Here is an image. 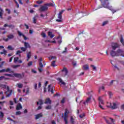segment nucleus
I'll use <instances>...</instances> for the list:
<instances>
[{
  "mask_svg": "<svg viewBox=\"0 0 124 124\" xmlns=\"http://www.w3.org/2000/svg\"><path fill=\"white\" fill-rule=\"evenodd\" d=\"M111 47L112 50L110 51V55L111 57H119V56H122L124 58V52L121 49H118L117 51H114L117 48H119L120 46L117 43H112L111 44Z\"/></svg>",
  "mask_w": 124,
  "mask_h": 124,
  "instance_id": "1",
  "label": "nucleus"
},
{
  "mask_svg": "<svg viewBox=\"0 0 124 124\" xmlns=\"http://www.w3.org/2000/svg\"><path fill=\"white\" fill-rule=\"evenodd\" d=\"M101 2L103 7H104L105 8H107L109 10H111L113 14H114V13H115V12L118 11L113 9V7L112 6H109L110 2H109V0H101Z\"/></svg>",
  "mask_w": 124,
  "mask_h": 124,
  "instance_id": "2",
  "label": "nucleus"
},
{
  "mask_svg": "<svg viewBox=\"0 0 124 124\" xmlns=\"http://www.w3.org/2000/svg\"><path fill=\"white\" fill-rule=\"evenodd\" d=\"M69 110L67 108L65 109V111L63 114L62 115V118H63L65 124H68V121H67V118H68V114H69Z\"/></svg>",
  "mask_w": 124,
  "mask_h": 124,
  "instance_id": "3",
  "label": "nucleus"
},
{
  "mask_svg": "<svg viewBox=\"0 0 124 124\" xmlns=\"http://www.w3.org/2000/svg\"><path fill=\"white\" fill-rule=\"evenodd\" d=\"M64 12V10H62L61 11H60L58 15V18L59 19H56V21L58 22V23H62V14Z\"/></svg>",
  "mask_w": 124,
  "mask_h": 124,
  "instance_id": "4",
  "label": "nucleus"
},
{
  "mask_svg": "<svg viewBox=\"0 0 124 124\" xmlns=\"http://www.w3.org/2000/svg\"><path fill=\"white\" fill-rule=\"evenodd\" d=\"M6 89H7V91L5 92V94H6V97H9L12 94L13 91L12 90H10L9 86H7Z\"/></svg>",
  "mask_w": 124,
  "mask_h": 124,
  "instance_id": "5",
  "label": "nucleus"
},
{
  "mask_svg": "<svg viewBox=\"0 0 124 124\" xmlns=\"http://www.w3.org/2000/svg\"><path fill=\"white\" fill-rule=\"evenodd\" d=\"M47 10H48V6L46 3L44 5L41 6L39 9V11H40V12H44L47 11Z\"/></svg>",
  "mask_w": 124,
  "mask_h": 124,
  "instance_id": "6",
  "label": "nucleus"
},
{
  "mask_svg": "<svg viewBox=\"0 0 124 124\" xmlns=\"http://www.w3.org/2000/svg\"><path fill=\"white\" fill-rule=\"evenodd\" d=\"M13 75L16 78L22 79L25 76V73H22V74L14 73Z\"/></svg>",
  "mask_w": 124,
  "mask_h": 124,
  "instance_id": "7",
  "label": "nucleus"
},
{
  "mask_svg": "<svg viewBox=\"0 0 124 124\" xmlns=\"http://www.w3.org/2000/svg\"><path fill=\"white\" fill-rule=\"evenodd\" d=\"M7 38H3V40L4 41H5V42H7L8 40H10V39H13L14 38V35L12 34H10L7 36Z\"/></svg>",
  "mask_w": 124,
  "mask_h": 124,
  "instance_id": "8",
  "label": "nucleus"
},
{
  "mask_svg": "<svg viewBox=\"0 0 124 124\" xmlns=\"http://www.w3.org/2000/svg\"><path fill=\"white\" fill-rule=\"evenodd\" d=\"M3 72H9V73H14V71L11 70V69H10V68L0 70V73H2Z\"/></svg>",
  "mask_w": 124,
  "mask_h": 124,
  "instance_id": "9",
  "label": "nucleus"
},
{
  "mask_svg": "<svg viewBox=\"0 0 124 124\" xmlns=\"http://www.w3.org/2000/svg\"><path fill=\"white\" fill-rule=\"evenodd\" d=\"M62 71L63 72L62 77H65L68 73V71H67V69L65 67L63 68Z\"/></svg>",
  "mask_w": 124,
  "mask_h": 124,
  "instance_id": "10",
  "label": "nucleus"
},
{
  "mask_svg": "<svg viewBox=\"0 0 124 124\" xmlns=\"http://www.w3.org/2000/svg\"><path fill=\"white\" fill-rule=\"evenodd\" d=\"M17 33H18L19 36H23V37H24V40H28V39H29V38L28 37H26V36L24 34H23V33H22V32H21V31H18Z\"/></svg>",
  "mask_w": 124,
  "mask_h": 124,
  "instance_id": "11",
  "label": "nucleus"
},
{
  "mask_svg": "<svg viewBox=\"0 0 124 124\" xmlns=\"http://www.w3.org/2000/svg\"><path fill=\"white\" fill-rule=\"evenodd\" d=\"M45 104H52V101L51 99H50V98H47L46 99V101L45 102Z\"/></svg>",
  "mask_w": 124,
  "mask_h": 124,
  "instance_id": "12",
  "label": "nucleus"
},
{
  "mask_svg": "<svg viewBox=\"0 0 124 124\" xmlns=\"http://www.w3.org/2000/svg\"><path fill=\"white\" fill-rule=\"evenodd\" d=\"M3 10L1 9V8H0V19H3V17H2V16L3 15Z\"/></svg>",
  "mask_w": 124,
  "mask_h": 124,
  "instance_id": "13",
  "label": "nucleus"
},
{
  "mask_svg": "<svg viewBox=\"0 0 124 124\" xmlns=\"http://www.w3.org/2000/svg\"><path fill=\"white\" fill-rule=\"evenodd\" d=\"M98 100H99V105H103L104 104V102H103V100H102L101 97H99L98 98Z\"/></svg>",
  "mask_w": 124,
  "mask_h": 124,
  "instance_id": "14",
  "label": "nucleus"
},
{
  "mask_svg": "<svg viewBox=\"0 0 124 124\" xmlns=\"http://www.w3.org/2000/svg\"><path fill=\"white\" fill-rule=\"evenodd\" d=\"M110 106L111 107V108L114 109H117V104L116 103H113V106H112V103H110Z\"/></svg>",
  "mask_w": 124,
  "mask_h": 124,
  "instance_id": "15",
  "label": "nucleus"
},
{
  "mask_svg": "<svg viewBox=\"0 0 124 124\" xmlns=\"http://www.w3.org/2000/svg\"><path fill=\"white\" fill-rule=\"evenodd\" d=\"M27 62H29V61H30V59H31V51L29 52L27 54Z\"/></svg>",
  "mask_w": 124,
  "mask_h": 124,
  "instance_id": "16",
  "label": "nucleus"
},
{
  "mask_svg": "<svg viewBox=\"0 0 124 124\" xmlns=\"http://www.w3.org/2000/svg\"><path fill=\"white\" fill-rule=\"evenodd\" d=\"M22 108H23V107H22V105H21V104L19 103L16 106V110H19L22 109Z\"/></svg>",
  "mask_w": 124,
  "mask_h": 124,
  "instance_id": "17",
  "label": "nucleus"
},
{
  "mask_svg": "<svg viewBox=\"0 0 124 124\" xmlns=\"http://www.w3.org/2000/svg\"><path fill=\"white\" fill-rule=\"evenodd\" d=\"M48 35L51 38H53V37H54V36H55V35H54V34H53V32L52 31H48Z\"/></svg>",
  "mask_w": 124,
  "mask_h": 124,
  "instance_id": "18",
  "label": "nucleus"
},
{
  "mask_svg": "<svg viewBox=\"0 0 124 124\" xmlns=\"http://www.w3.org/2000/svg\"><path fill=\"white\" fill-rule=\"evenodd\" d=\"M42 116V113H39L35 115V120H38L39 118H41Z\"/></svg>",
  "mask_w": 124,
  "mask_h": 124,
  "instance_id": "19",
  "label": "nucleus"
},
{
  "mask_svg": "<svg viewBox=\"0 0 124 124\" xmlns=\"http://www.w3.org/2000/svg\"><path fill=\"white\" fill-rule=\"evenodd\" d=\"M58 81H59L60 83H61L62 85H65V82H63L61 78H57Z\"/></svg>",
  "mask_w": 124,
  "mask_h": 124,
  "instance_id": "20",
  "label": "nucleus"
},
{
  "mask_svg": "<svg viewBox=\"0 0 124 124\" xmlns=\"http://www.w3.org/2000/svg\"><path fill=\"white\" fill-rule=\"evenodd\" d=\"M24 46L25 47V48H31V46L29 44H28V43L25 42H24Z\"/></svg>",
  "mask_w": 124,
  "mask_h": 124,
  "instance_id": "21",
  "label": "nucleus"
},
{
  "mask_svg": "<svg viewBox=\"0 0 124 124\" xmlns=\"http://www.w3.org/2000/svg\"><path fill=\"white\" fill-rule=\"evenodd\" d=\"M91 97H89L87 98V99L86 100V101H85L83 103L84 104H85V105L86 104H88V103H89L90 101H91Z\"/></svg>",
  "mask_w": 124,
  "mask_h": 124,
  "instance_id": "22",
  "label": "nucleus"
},
{
  "mask_svg": "<svg viewBox=\"0 0 124 124\" xmlns=\"http://www.w3.org/2000/svg\"><path fill=\"white\" fill-rule=\"evenodd\" d=\"M83 69L84 70H88L89 69V65L88 64H85L83 66Z\"/></svg>",
  "mask_w": 124,
  "mask_h": 124,
  "instance_id": "23",
  "label": "nucleus"
},
{
  "mask_svg": "<svg viewBox=\"0 0 124 124\" xmlns=\"http://www.w3.org/2000/svg\"><path fill=\"white\" fill-rule=\"evenodd\" d=\"M120 42L122 44V45L124 46V38L123 37V35H121V38H120Z\"/></svg>",
  "mask_w": 124,
  "mask_h": 124,
  "instance_id": "24",
  "label": "nucleus"
},
{
  "mask_svg": "<svg viewBox=\"0 0 124 124\" xmlns=\"http://www.w3.org/2000/svg\"><path fill=\"white\" fill-rule=\"evenodd\" d=\"M43 105V101L41 99L39 100V102H37V105Z\"/></svg>",
  "mask_w": 124,
  "mask_h": 124,
  "instance_id": "25",
  "label": "nucleus"
},
{
  "mask_svg": "<svg viewBox=\"0 0 124 124\" xmlns=\"http://www.w3.org/2000/svg\"><path fill=\"white\" fill-rule=\"evenodd\" d=\"M18 61H19V57H16L14 58V62H15V63H17Z\"/></svg>",
  "mask_w": 124,
  "mask_h": 124,
  "instance_id": "26",
  "label": "nucleus"
},
{
  "mask_svg": "<svg viewBox=\"0 0 124 124\" xmlns=\"http://www.w3.org/2000/svg\"><path fill=\"white\" fill-rule=\"evenodd\" d=\"M20 66H21V65H19V64H18V65H13L12 66V67H13V68L16 69V68H17V67H20Z\"/></svg>",
  "mask_w": 124,
  "mask_h": 124,
  "instance_id": "27",
  "label": "nucleus"
},
{
  "mask_svg": "<svg viewBox=\"0 0 124 124\" xmlns=\"http://www.w3.org/2000/svg\"><path fill=\"white\" fill-rule=\"evenodd\" d=\"M7 49L8 50H10L11 51H13V50H14V48H13V47H12V46H9L7 47Z\"/></svg>",
  "mask_w": 124,
  "mask_h": 124,
  "instance_id": "28",
  "label": "nucleus"
},
{
  "mask_svg": "<svg viewBox=\"0 0 124 124\" xmlns=\"http://www.w3.org/2000/svg\"><path fill=\"white\" fill-rule=\"evenodd\" d=\"M70 122L71 124H74V119L72 116H71L70 118Z\"/></svg>",
  "mask_w": 124,
  "mask_h": 124,
  "instance_id": "29",
  "label": "nucleus"
},
{
  "mask_svg": "<svg viewBox=\"0 0 124 124\" xmlns=\"http://www.w3.org/2000/svg\"><path fill=\"white\" fill-rule=\"evenodd\" d=\"M0 88H1L2 89H6V85L0 84Z\"/></svg>",
  "mask_w": 124,
  "mask_h": 124,
  "instance_id": "30",
  "label": "nucleus"
},
{
  "mask_svg": "<svg viewBox=\"0 0 124 124\" xmlns=\"http://www.w3.org/2000/svg\"><path fill=\"white\" fill-rule=\"evenodd\" d=\"M36 17H37V16H36L33 18V23L35 24H36Z\"/></svg>",
  "mask_w": 124,
  "mask_h": 124,
  "instance_id": "31",
  "label": "nucleus"
},
{
  "mask_svg": "<svg viewBox=\"0 0 124 124\" xmlns=\"http://www.w3.org/2000/svg\"><path fill=\"white\" fill-rule=\"evenodd\" d=\"M104 119L105 120V121H106V123L107 124H112L110 123V122H109V121H108V120H107V119H106V117H104Z\"/></svg>",
  "mask_w": 124,
  "mask_h": 124,
  "instance_id": "32",
  "label": "nucleus"
},
{
  "mask_svg": "<svg viewBox=\"0 0 124 124\" xmlns=\"http://www.w3.org/2000/svg\"><path fill=\"white\" fill-rule=\"evenodd\" d=\"M17 86L18 88H19L20 89L23 88V84H22L21 83H18L17 84Z\"/></svg>",
  "mask_w": 124,
  "mask_h": 124,
  "instance_id": "33",
  "label": "nucleus"
},
{
  "mask_svg": "<svg viewBox=\"0 0 124 124\" xmlns=\"http://www.w3.org/2000/svg\"><path fill=\"white\" fill-rule=\"evenodd\" d=\"M107 24H108V21H104L102 26L103 27H104V26H105V25H107Z\"/></svg>",
  "mask_w": 124,
  "mask_h": 124,
  "instance_id": "34",
  "label": "nucleus"
},
{
  "mask_svg": "<svg viewBox=\"0 0 124 124\" xmlns=\"http://www.w3.org/2000/svg\"><path fill=\"white\" fill-rule=\"evenodd\" d=\"M51 66L55 67L56 66V61H54L51 63Z\"/></svg>",
  "mask_w": 124,
  "mask_h": 124,
  "instance_id": "35",
  "label": "nucleus"
},
{
  "mask_svg": "<svg viewBox=\"0 0 124 124\" xmlns=\"http://www.w3.org/2000/svg\"><path fill=\"white\" fill-rule=\"evenodd\" d=\"M46 110H50V109H52V106H47V107H46Z\"/></svg>",
  "mask_w": 124,
  "mask_h": 124,
  "instance_id": "36",
  "label": "nucleus"
},
{
  "mask_svg": "<svg viewBox=\"0 0 124 124\" xmlns=\"http://www.w3.org/2000/svg\"><path fill=\"white\" fill-rule=\"evenodd\" d=\"M4 76H8L9 77H13V76L10 74H4Z\"/></svg>",
  "mask_w": 124,
  "mask_h": 124,
  "instance_id": "37",
  "label": "nucleus"
},
{
  "mask_svg": "<svg viewBox=\"0 0 124 124\" xmlns=\"http://www.w3.org/2000/svg\"><path fill=\"white\" fill-rule=\"evenodd\" d=\"M46 4L47 6V7H48L49 6H54V4L53 3H46Z\"/></svg>",
  "mask_w": 124,
  "mask_h": 124,
  "instance_id": "38",
  "label": "nucleus"
},
{
  "mask_svg": "<svg viewBox=\"0 0 124 124\" xmlns=\"http://www.w3.org/2000/svg\"><path fill=\"white\" fill-rule=\"evenodd\" d=\"M91 66L93 68V70H95V71H96V67H95V66L93 65H91Z\"/></svg>",
  "mask_w": 124,
  "mask_h": 124,
  "instance_id": "39",
  "label": "nucleus"
},
{
  "mask_svg": "<svg viewBox=\"0 0 124 124\" xmlns=\"http://www.w3.org/2000/svg\"><path fill=\"white\" fill-rule=\"evenodd\" d=\"M41 34L42 37H44V38L46 37V34L45 32H42V33Z\"/></svg>",
  "mask_w": 124,
  "mask_h": 124,
  "instance_id": "40",
  "label": "nucleus"
},
{
  "mask_svg": "<svg viewBox=\"0 0 124 124\" xmlns=\"http://www.w3.org/2000/svg\"><path fill=\"white\" fill-rule=\"evenodd\" d=\"M49 60H54L57 59V57L56 56H51L50 57H49Z\"/></svg>",
  "mask_w": 124,
  "mask_h": 124,
  "instance_id": "41",
  "label": "nucleus"
},
{
  "mask_svg": "<svg viewBox=\"0 0 124 124\" xmlns=\"http://www.w3.org/2000/svg\"><path fill=\"white\" fill-rule=\"evenodd\" d=\"M20 49L22 51H23V52H26V50L27 48L26 47H20Z\"/></svg>",
  "mask_w": 124,
  "mask_h": 124,
  "instance_id": "42",
  "label": "nucleus"
},
{
  "mask_svg": "<svg viewBox=\"0 0 124 124\" xmlns=\"http://www.w3.org/2000/svg\"><path fill=\"white\" fill-rule=\"evenodd\" d=\"M8 28H11V29H14V28H15V26H14L12 24H11L8 26Z\"/></svg>",
  "mask_w": 124,
  "mask_h": 124,
  "instance_id": "43",
  "label": "nucleus"
},
{
  "mask_svg": "<svg viewBox=\"0 0 124 124\" xmlns=\"http://www.w3.org/2000/svg\"><path fill=\"white\" fill-rule=\"evenodd\" d=\"M39 65L40 68H42V67H43V64L42 63V62H39Z\"/></svg>",
  "mask_w": 124,
  "mask_h": 124,
  "instance_id": "44",
  "label": "nucleus"
},
{
  "mask_svg": "<svg viewBox=\"0 0 124 124\" xmlns=\"http://www.w3.org/2000/svg\"><path fill=\"white\" fill-rule=\"evenodd\" d=\"M64 101H65V98H63L61 100V103H62V104H63V103H64Z\"/></svg>",
  "mask_w": 124,
  "mask_h": 124,
  "instance_id": "45",
  "label": "nucleus"
},
{
  "mask_svg": "<svg viewBox=\"0 0 124 124\" xmlns=\"http://www.w3.org/2000/svg\"><path fill=\"white\" fill-rule=\"evenodd\" d=\"M42 2H43V1L38 0L36 1V3H37L38 4H41Z\"/></svg>",
  "mask_w": 124,
  "mask_h": 124,
  "instance_id": "46",
  "label": "nucleus"
},
{
  "mask_svg": "<svg viewBox=\"0 0 124 124\" xmlns=\"http://www.w3.org/2000/svg\"><path fill=\"white\" fill-rule=\"evenodd\" d=\"M28 66H31L32 65V62L31 61L28 63Z\"/></svg>",
  "mask_w": 124,
  "mask_h": 124,
  "instance_id": "47",
  "label": "nucleus"
},
{
  "mask_svg": "<svg viewBox=\"0 0 124 124\" xmlns=\"http://www.w3.org/2000/svg\"><path fill=\"white\" fill-rule=\"evenodd\" d=\"M4 78H5V77H4V76L0 77V81H2V80H3V79H4Z\"/></svg>",
  "mask_w": 124,
  "mask_h": 124,
  "instance_id": "48",
  "label": "nucleus"
},
{
  "mask_svg": "<svg viewBox=\"0 0 124 124\" xmlns=\"http://www.w3.org/2000/svg\"><path fill=\"white\" fill-rule=\"evenodd\" d=\"M5 11H7V13L10 14L11 11L9 9H6Z\"/></svg>",
  "mask_w": 124,
  "mask_h": 124,
  "instance_id": "49",
  "label": "nucleus"
},
{
  "mask_svg": "<svg viewBox=\"0 0 124 124\" xmlns=\"http://www.w3.org/2000/svg\"><path fill=\"white\" fill-rule=\"evenodd\" d=\"M21 114H22V112L21 111H17L16 112V115H21Z\"/></svg>",
  "mask_w": 124,
  "mask_h": 124,
  "instance_id": "50",
  "label": "nucleus"
},
{
  "mask_svg": "<svg viewBox=\"0 0 124 124\" xmlns=\"http://www.w3.org/2000/svg\"><path fill=\"white\" fill-rule=\"evenodd\" d=\"M6 53H7V51H6V50H5V49H3V54L4 55H5H5H6Z\"/></svg>",
  "mask_w": 124,
  "mask_h": 124,
  "instance_id": "51",
  "label": "nucleus"
},
{
  "mask_svg": "<svg viewBox=\"0 0 124 124\" xmlns=\"http://www.w3.org/2000/svg\"><path fill=\"white\" fill-rule=\"evenodd\" d=\"M34 88L35 90H37V84L35 83L34 85Z\"/></svg>",
  "mask_w": 124,
  "mask_h": 124,
  "instance_id": "52",
  "label": "nucleus"
},
{
  "mask_svg": "<svg viewBox=\"0 0 124 124\" xmlns=\"http://www.w3.org/2000/svg\"><path fill=\"white\" fill-rule=\"evenodd\" d=\"M30 93V89L28 88L26 91V94H29Z\"/></svg>",
  "mask_w": 124,
  "mask_h": 124,
  "instance_id": "53",
  "label": "nucleus"
},
{
  "mask_svg": "<svg viewBox=\"0 0 124 124\" xmlns=\"http://www.w3.org/2000/svg\"><path fill=\"white\" fill-rule=\"evenodd\" d=\"M21 53H22V51L18 50L16 53V55H19V54H21Z\"/></svg>",
  "mask_w": 124,
  "mask_h": 124,
  "instance_id": "54",
  "label": "nucleus"
},
{
  "mask_svg": "<svg viewBox=\"0 0 124 124\" xmlns=\"http://www.w3.org/2000/svg\"><path fill=\"white\" fill-rule=\"evenodd\" d=\"M3 113H2V112L0 111V117H1L2 118L3 117Z\"/></svg>",
  "mask_w": 124,
  "mask_h": 124,
  "instance_id": "55",
  "label": "nucleus"
},
{
  "mask_svg": "<svg viewBox=\"0 0 124 124\" xmlns=\"http://www.w3.org/2000/svg\"><path fill=\"white\" fill-rule=\"evenodd\" d=\"M51 85H48V92H51Z\"/></svg>",
  "mask_w": 124,
  "mask_h": 124,
  "instance_id": "56",
  "label": "nucleus"
},
{
  "mask_svg": "<svg viewBox=\"0 0 124 124\" xmlns=\"http://www.w3.org/2000/svg\"><path fill=\"white\" fill-rule=\"evenodd\" d=\"M85 116V114H80V115H79V117H80V118H84V117Z\"/></svg>",
  "mask_w": 124,
  "mask_h": 124,
  "instance_id": "57",
  "label": "nucleus"
},
{
  "mask_svg": "<svg viewBox=\"0 0 124 124\" xmlns=\"http://www.w3.org/2000/svg\"><path fill=\"white\" fill-rule=\"evenodd\" d=\"M99 107L102 109V110H104V108H103V107H102V106H101V105H99Z\"/></svg>",
  "mask_w": 124,
  "mask_h": 124,
  "instance_id": "58",
  "label": "nucleus"
},
{
  "mask_svg": "<svg viewBox=\"0 0 124 124\" xmlns=\"http://www.w3.org/2000/svg\"><path fill=\"white\" fill-rule=\"evenodd\" d=\"M41 109H42V107L41 106H39L37 108V110H41Z\"/></svg>",
  "mask_w": 124,
  "mask_h": 124,
  "instance_id": "59",
  "label": "nucleus"
},
{
  "mask_svg": "<svg viewBox=\"0 0 124 124\" xmlns=\"http://www.w3.org/2000/svg\"><path fill=\"white\" fill-rule=\"evenodd\" d=\"M10 105H14V103H13V101H10Z\"/></svg>",
  "mask_w": 124,
  "mask_h": 124,
  "instance_id": "60",
  "label": "nucleus"
},
{
  "mask_svg": "<svg viewBox=\"0 0 124 124\" xmlns=\"http://www.w3.org/2000/svg\"><path fill=\"white\" fill-rule=\"evenodd\" d=\"M51 93H54V87H53L51 88Z\"/></svg>",
  "mask_w": 124,
  "mask_h": 124,
  "instance_id": "61",
  "label": "nucleus"
},
{
  "mask_svg": "<svg viewBox=\"0 0 124 124\" xmlns=\"http://www.w3.org/2000/svg\"><path fill=\"white\" fill-rule=\"evenodd\" d=\"M72 64L74 66H76L77 63L76 62H73Z\"/></svg>",
  "mask_w": 124,
  "mask_h": 124,
  "instance_id": "62",
  "label": "nucleus"
},
{
  "mask_svg": "<svg viewBox=\"0 0 124 124\" xmlns=\"http://www.w3.org/2000/svg\"><path fill=\"white\" fill-rule=\"evenodd\" d=\"M109 119H110L111 123H114L115 122V120L112 118H109Z\"/></svg>",
  "mask_w": 124,
  "mask_h": 124,
  "instance_id": "63",
  "label": "nucleus"
},
{
  "mask_svg": "<svg viewBox=\"0 0 124 124\" xmlns=\"http://www.w3.org/2000/svg\"><path fill=\"white\" fill-rule=\"evenodd\" d=\"M38 87V88H41V82H39Z\"/></svg>",
  "mask_w": 124,
  "mask_h": 124,
  "instance_id": "64",
  "label": "nucleus"
}]
</instances>
